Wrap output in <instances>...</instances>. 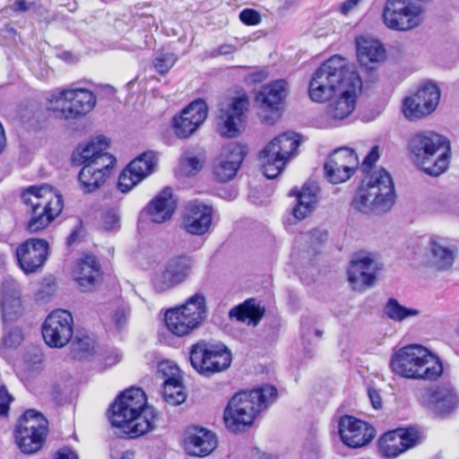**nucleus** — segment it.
Segmentation results:
<instances>
[{
	"label": "nucleus",
	"instance_id": "nucleus-1",
	"mask_svg": "<svg viewBox=\"0 0 459 459\" xmlns=\"http://www.w3.org/2000/svg\"><path fill=\"white\" fill-rule=\"evenodd\" d=\"M361 87L362 82L359 74L350 69L344 58L333 56L314 73L309 82L308 94L315 102L330 100L325 109L326 119L340 121L354 110L356 92Z\"/></svg>",
	"mask_w": 459,
	"mask_h": 459
},
{
	"label": "nucleus",
	"instance_id": "nucleus-2",
	"mask_svg": "<svg viewBox=\"0 0 459 459\" xmlns=\"http://www.w3.org/2000/svg\"><path fill=\"white\" fill-rule=\"evenodd\" d=\"M277 396V389L271 385L235 394L224 409L223 420L226 429L232 433L245 432L253 425L256 415L267 409Z\"/></svg>",
	"mask_w": 459,
	"mask_h": 459
},
{
	"label": "nucleus",
	"instance_id": "nucleus-3",
	"mask_svg": "<svg viewBox=\"0 0 459 459\" xmlns=\"http://www.w3.org/2000/svg\"><path fill=\"white\" fill-rule=\"evenodd\" d=\"M408 150L414 164L426 174L437 177L444 173L450 163L449 140L432 131L411 136Z\"/></svg>",
	"mask_w": 459,
	"mask_h": 459
},
{
	"label": "nucleus",
	"instance_id": "nucleus-4",
	"mask_svg": "<svg viewBox=\"0 0 459 459\" xmlns=\"http://www.w3.org/2000/svg\"><path fill=\"white\" fill-rule=\"evenodd\" d=\"M390 368L403 378L428 381L437 380L444 371L440 359L420 344L407 345L395 351Z\"/></svg>",
	"mask_w": 459,
	"mask_h": 459
},
{
	"label": "nucleus",
	"instance_id": "nucleus-5",
	"mask_svg": "<svg viewBox=\"0 0 459 459\" xmlns=\"http://www.w3.org/2000/svg\"><path fill=\"white\" fill-rule=\"evenodd\" d=\"M394 199L392 177L385 169H380L366 175L352 200V205L364 213H383L392 208Z\"/></svg>",
	"mask_w": 459,
	"mask_h": 459
},
{
	"label": "nucleus",
	"instance_id": "nucleus-6",
	"mask_svg": "<svg viewBox=\"0 0 459 459\" xmlns=\"http://www.w3.org/2000/svg\"><path fill=\"white\" fill-rule=\"evenodd\" d=\"M21 198L30 206V218L26 229L30 233L45 229L63 210V199L60 195L52 192L48 185L40 187L32 186L23 190Z\"/></svg>",
	"mask_w": 459,
	"mask_h": 459
},
{
	"label": "nucleus",
	"instance_id": "nucleus-7",
	"mask_svg": "<svg viewBox=\"0 0 459 459\" xmlns=\"http://www.w3.org/2000/svg\"><path fill=\"white\" fill-rule=\"evenodd\" d=\"M47 110L56 119L75 120L88 114L96 104L95 95L85 89H63L48 98Z\"/></svg>",
	"mask_w": 459,
	"mask_h": 459
},
{
	"label": "nucleus",
	"instance_id": "nucleus-8",
	"mask_svg": "<svg viewBox=\"0 0 459 459\" xmlns=\"http://www.w3.org/2000/svg\"><path fill=\"white\" fill-rule=\"evenodd\" d=\"M207 313L205 297L202 292H197L189 297L183 305L168 309L165 324L174 335L185 336L202 325Z\"/></svg>",
	"mask_w": 459,
	"mask_h": 459
},
{
	"label": "nucleus",
	"instance_id": "nucleus-9",
	"mask_svg": "<svg viewBox=\"0 0 459 459\" xmlns=\"http://www.w3.org/2000/svg\"><path fill=\"white\" fill-rule=\"evenodd\" d=\"M189 360L198 374L210 377L226 370L231 364L232 355L222 342L201 340L191 346Z\"/></svg>",
	"mask_w": 459,
	"mask_h": 459
},
{
	"label": "nucleus",
	"instance_id": "nucleus-10",
	"mask_svg": "<svg viewBox=\"0 0 459 459\" xmlns=\"http://www.w3.org/2000/svg\"><path fill=\"white\" fill-rule=\"evenodd\" d=\"M418 403L437 418L446 419L457 408L455 387L450 383H439L420 388L416 393Z\"/></svg>",
	"mask_w": 459,
	"mask_h": 459
},
{
	"label": "nucleus",
	"instance_id": "nucleus-11",
	"mask_svg": "<svg viewBox=\"0 0 459 459\" xmlns=\"http://www.w3.org/2000/svg\"><path fill=\"white\" fill-rule=\"evenodd\" d=\"M74 318L65 309H56L45 319L42 327V336L46 344L51 348H63L74 334Z\"/></svg>",
	"mask_w": 459,
	"mask_h": 459
},
{
	"label": "nucleus",
	"instance_id": "nucleus-12",
	"mask_svg": "<svg viewBox=\"0 0 459 459\" xmlns=\"http://www.w3.org/2000/svg\"><path fill=\"white\" fill-rule=\"evenodd\" d=\"M439 100V88L429 82L420 86L414 94L403 100V112L410 120L419 119L432 113Z\"/></svg>",
	"mask_w": 459,
	"mask_h": 459
},
{
	"label": "nucleus",
	"instance_id": "nucleus-13",
	"mask_svg": "<svg viewBox=\"0 0 459 459\" xmlns=\"http://www.w3.org/2000/svg\"><path fill=\"white\" fill-rule=\"evenodd\" d=\"M192 262L187 256L170 259L163 269L156 272L152 277V285L156 292L162 293L184 282L192 272Z\"/></svg>",
	"mask_w": 459,
	"mask_h": 459
},
{
	"label": "nucleus",
	"instance_id": "nucleus-14",
	"mask_svg": "<svg viewBox=\"0 0 459 459\" xmlns=\"http://www.w3.org/2000/svg\"><path fill=\"white\" fill-rule=\"evenodd\" d=\"M359 160L355 152L348 147L334 150L324 165L325 178L332 184L348 180L358 167Z\"/></svg>",
	"mask_w": 459,
	"mask_h": 459
},
{
	"label": "nucleus",
	"instance_id": "nucleus-15",
	"mask_svg": "<svg viewBox=\"0 0 459 459\" xmlns=\"http://www.w3.org/2000/svg\"><path fill=\"white\" fill-rule=\"evenodd\" d=\"M378 270L380 267L371 253L353 254L348 268V279L353 290H363L373 286Z\"/></svg>",
	"mask_w": 459,
	"mask_h": 459
},
{
	"label": "nucleus",
	"instance_id": "nucleus-16",
	"mask_svg": "<svg viewBox=\"0 0 459 459\" xmlns=\"http://www.w3.org/2000/svg\"><path fill=\"white\" fill-rule=\"evenodd\" d=\"M145 407H148L147 398L141 388L126 389L116 398L108 411L110 424L113 427L125 423L129 415H134Z\"/></svg>",
	"mask_w": 459,
	"mask_h": 459
},
{
	"label": "nucleus",
	"instance_id": "nucleus-17",
	"mask_svg": "<svg viewBox=\"0 0 459 459\" xmlns=\"http://www.w3.org/2000/svg\"><path fill=\"white\" fill-rule=\"evenodd\" d=\"M208 116L207 104L204 100L197 99L186 106L172 119V128L177 137H190L206 120Z\"/></svg>",
	"mask_w": 459,
	"mask_h": 459
},
{
	"label": "nucleus",
	"instance_id": "nucleus-18",
	"mask_svg": "<svg viewBox=\"0 0 459 459\" xmlns=\"http://www.w3.org/2000/svg\"><path fill=\"white\" fill-rule=\"evenodd\" d=\"M247 152V147L238 143H230L223 147L221 154L213 161L215 178L221 182H228L233 179Z\"/></svg>",
	"mask_w": 459,
	"mask_h": 459
},
{
	"label": "nucleus",
	"instance_id": "nucleus-19",
	"mask_svg": "<svg viewBox=\"0 0 459 459\" xmlns=\"http://www.w3.org/2000/svg\"><path fill=\"white\" fill-rule=\"evenodd\" d=\"M212 206L200 201L190 202L185 208L181 227L193 236L208 233L212 223Z\"/></svg>",
	"mask_w": 459,
	"mask_h": 459
},
{
	"label": "nucleus",
	"instance_id": "nucleus-20",
	"mask_svg": "<svg viewBox=\"0 0 459 459\" xmlns=\"http://www.w3.org/2000/svg\"><path fill=\"white\" fill-rule=\"evenodd\" d=\"M248 105L247 98L241 96L234 98L230 104L220 108L218 126L222 136L234 138L239 134L245 111L247 110Z\"/></svg>",
	"mask_w": 459,
	"mask_h": 459
},
{
	"label": "nucleus",
	"instance_id": "nucleus-21",
	"mask_svg": "<svg viewBox=\"0 0 459 459\" xmlns=\"http://www.w3.org/2000/svg\"><path fill=\"white\" fill-rule=\"evenodd\" d=\"M339 434L345 445L357 448L368 445L375 437L376 430L366 421L344 415L339 420Z\"/></svg>",
	"mask_w": 459,
	"mask_h": 459
},
{
	"label": "nucleus",
	"instance_id": "nucleus-22",
	"mask_svg": "<svg viewBox=\"0 0 459 459\" xmlns=\"http://www.w3.org/2000/svg\"><path fill=\"white\" fill-rule=\"evenodd\" d=\"M48 243L41 238H29L16 249V258L25 273H35L46 262L48 255Z\"/></svg>",
	"mask_w": 459,
	"mask_h": 459
},
{
	"label": "nucleus",
	"instance_id": "nucleus-23",
	"mask_svg": "<svg viewBox=\"0 0 459 459\" xmlns=\"http://www.w3.org/2000/svg\"><path fill=\"white\" fill-rule=\"evenodd\" d=\"M158 417L156 410L148 406L134 415H129L126 419V422L113 427L121 429L124 434L122 437L136 438L154 429Z\"/></svg>",
	"mask_w": 459,
	"mask_h": 459
},
{
	"label": "nucleus",
	"instance_id": "nucleus-24",
	"mask_svg": "<svg viewBox=\"0 0 459 459\" xmlns=\"http://www.w3.org/2000/svg\"><path fill=\"white\" fill-rule=\"evenodd\" d=\"M108 145L106 137L102 135L96 137L85 145H79L72 154L73 165H96L103 159H106L109 164H115L116 158L105 152Z\"/></svg>",
	"mask_w": 459,
	"mask_h": 459
},
{
	"label": "nucleus",
	"instance_id": "nucleus-25",
	"mask_svg": "<svg viewBox=\"0 0 459 459\" xmlns=\"http://www.w3.org/2000/svg\"><path fill=\"white\" fill-rule=\"evenodd\" d=\"M289 92V83L286 80H275L261 87L256 93L255 100L263 110L277 112Z\"/></svg>",
	"mask_w": 459,
	"mask_h": 459
},
{
	"label": "nucleus",
	"instance_id": "nucleus-26",
	"mask_svg": "<svg viewBox=\"0 0 459 459\" xmlns=\"http://www.w3.org/2000/svg\"><path fill=\"white\" fill-rule=\"evenodd\" d=\"M217 444L215 434L204 428L193 427L186 432L185 445L189 455L207 456L216 448Z\"/></svg>",
	"mask_w": 459,
	"mask_h": 459
},
{
	"label": "nucleus",
	"instance_id": "nucleus-27",
	"mask_svg": "<svg viewBox=\"0 0 459 459\" xmlns=\"http://www.w3.org/2000/svg\"><path fill=\"white\" fill-rule=\"evenodd\" d=\"M177 203L173 198L172 188L165 187L143 209L150 220L154 223L169 221L175 212Z\"/></svg>",
	"mask_w": 459,
	"mask_h": 459
},
{
	"label": "nucleus",
	"instance_id": "nucleus-28",
	"mask_svg": "<svg viewBox=\"0 0 459 459\" xmlns=\"http://www.w3.org/2000/svg\"><path fill=\"white\" fill-rule=\"evenodd\" d=\"M454 262V251L445 244V239L430 238L425 253L426 264L438 271H446L452 267Z\"/></svg>",
	"mask_w": 459,
	"mask_h": 459
},
{
	"label": "nucleus",
	"instance_id": "nucleus-29",
	"mask_svg": "<svg viewBox=\"0 0 459 459\" xmlns=\"http://www.w3.org/2000/svg\"><path fill=\"white\" fill-rule=\"evenodd\" d=\"M15 286L13 280H5L2 284L1 309L5 325L17 320L22 312L20 293Z\"/></svg>",
	"mask_w": 459,
	"mask_h": 459
},
{
	"label": "nucleus",
	"instance_id": "nucleus-30",
	"mask_svg": "<svg viewBox=\"0 0 459 459\" xmlns=\"http://www.w3.org/2000/svg\"><path fill=\"white\" fill-rule=\"evenodd\" d=\"M167 368L170 369V375L163 381V399L170 405H179L185 402L186 395L184 393V385H182L181 377L178 376V368L177 367H169L168 363H160L159 372H162L163 375L166 376Z\"/></svg>",
	"mask_w": 459,
	"mask_h": 459
},
{
	"label": "nucleus",
	"instance_id": "nucleus-31",
	"mask_svg": "<svg viewBox=\"0 0 459 459\" xmlns=\"http://www.w3.org/2000/svg\"><path fill=\"white\" fill-rule=\"evenodd\" d=\"M114 164H102L101 167L87 164L82 167L78 175L81 189L84 194L96 191L105 182L109 170Z\"/></svg>",
	"mask_w": 459,
	"mask_h": 459
},
{
	"label": "nucleus",
	"instance_id": "nucleus-32",
	"mask_svg": "<svg viewBox=\"0 0 459 459\" xmlns=\"http://www.w3.org/2000/svg\"><path fill=\"white\" fill-rule=\"evenodd\" d=\"M74 279L82 288L86 291L91 290L100 276V266L97 258L92 255H87L78 263L74 272Z\"/></svg>",
	"mask_w": 459,
	"mask_h": 459
},
{
	"label": "nucleus",
	"instance_id": "nucleus-33",
	"mask_svg": "<svg viewBox=\"0 0 459 459\" xmlns=\"http://www.w3.org/2000/svg\"><path fill=\"white\" fill-rule=\"evenodd\" d=\"M357 55L361 66L372 72L373 65L385 56V48L378 40H368L364 38L357 39Z\"/></svg>",
	"mask_w": 459,
	"mask_h": 459
},
{
	"label": "nucleus",
	"instance_id": "nucleus-34",
	"mask_svg": "<svg viewBox=\"0 0 459 459\" xmlns=\"http://www.w3.org/2000/svg\"><path fill=\"white\" fill-rule=\"evenodd\" d=\"M264 308L256 304L255 299H248L245 302L232 307L229 312L230 318H235L241 323L255 326L264 315Z\"/></svg>",
	"mask_w": 459,
	"mask_h": 459
},
{
	"label": "nucleus",
	"instance_id": "nucleus-35",
	"mask_svg": "<svg viewBox=\"0 0 459 459\" xmlns=\"http://www.w3.org/2000/svg\"><path fill=\"white\" fill-rule=\"evenodd\" d=\"M297 136V134L290 132L280 134L264 148V152H271L279 159L287 161L300 144Z\"/></svg>",
	"mask_w": 459,
	"mask_h": 459
},
{
	"label": "nucleus",
	"instance_id": "nucleus-36",
	"mask_svg": "<svg viewBox=\"0 0 459 459\" xmlns=\"http://www.w3.org/2000/svg\"><path fill=\"white\" fill-rule=\"evenodd\" d=\"M316 186L307 184L300 191H291V195H296L298 200L292 210L296 219L302 220L314 211L316 204Z\"/></svg>",
	"mask_w": 459,
	"mask_h": 459
},
{
	"label": "nucleus",
	"instance_id": "nucleus-37",
	"mask_svg": "<svg viewBox=\"0 0 459 459\" xmlns=\"http://www.w3.org/2000/svg\"><path fill=\"white\" fill-rule=\"evenodd\" d=\"M47 432L14 430L15 442L23 454L31 455L39 451L46 440Z\"/></svg>",
	"mask_w": 459,
	"mask_h": 459
},
{
	"label": "nucleus",
	"instance_id": "nucleus-38",
	"mask_svg": "<svg viewBox=\"0 0 459 459\" xmlns=\"http://www.w3.org/2000/svg\"><path fill=\"white\" fill-rule=\"evenodd\" d=\"M96 351V340L94 337L77 333L72 340L70 345V354L74 359H88L94 355Z\"/></svg>",
	"mask_w": 459,
	"mask_h": 459
},
{
	"label": "nucleus",
	"instance_id": "nucleus-39",
	"mask_svg": "<svg viewBox=\"0 0 459 459\" xmlns=\"http://www.w3.org/2000/svg\"><path fill=\"white\" fill-rule=\"evenodd\" d=\"M385 316L394 322H403L420 315V310L403 306L396 299L389 298L383 307Z\"/></svg>",
	"mask_w": 459,
	"mask_h": 459
},
{
	"label": "nucleus",
	"instance_id": "nucleus-40",
	"mask_svg": "<svg viewBox=\"0 0 459 459\" xmlns=\"http://www.w3.org/2000/svg\"><path fill=\"white\" fill-rule=\"evenodd\" d=\"M15 429H23L25 431L34 430L36 432L48 433V420L42 413L30 409L21 416Z\"/></svg>",
	"mask_w": 459,
	"mask_h": 459
},
{
	"label": "nucleus",
	"instance_id": "nucleus-41",
	"mask_svg": "<svg viewBox=\"0 0 459 459\" xmlns=\"http://www.w3.org/2000/svg\"><path fill=\"white\" fill-rule=\"evenodd\" d=\"M154 158V152L149 151L142 153L129 163L128 166L134 174L136 180H143L153 171Z\"/></svg>",
	"mask_w": 459,
	"mask_h": 459
},
{
	"label": "nucleus",
	"instance_id": "nucleus-42",
	"mask_svg": "<svg viewBox=\"0 0 459 459\" xmlns=\"http://www.w3.org/2000/svg\"><path fill=\"white\" fill-rule=\"evenodd\" d=\"M263 174L269 179L275 178L284 169L286 161L279 159L271 152H264L263 149L259 153Z\"/></svg>",
	"mask_w": 459,
	"mask_h": 459
},
{
	"label": "nucleus",
	"instance_id": "nucleus-43",
	"mask_svg": "<svg viewBox=\"0 0 459 459\" xmlns=\"http://www.w3.org/2000/svg\"><path fill=\"white\" fill-rule=\"evenodd\" d=\"M379 444L385 457H395L407 450L406 446L403 445V441L397 438V435L394 431L385 433L380 438Z\"/></svg>",
	"mask_w": 459,
	"mask_h": 459
},
{
	"label": "nucleus",
	"instance_id": "nucleus-44",
	"mask_svg": "<svg viewBox=\"0 0 459 459\" xmlns=\"http://www.w3.org/2000/svg\"><path fill=\"white\" fill-rule=\"evenodd\" d=\"M21 117L32 126L39 125L45 119L44 108L38 103H31L22 111Z\"/></svg>",
	"mask_w": 459,
	"mask_h": 459
},
{
	"label": "nucleus",
	"instance_id": "nucleus-45",
	"mask_svg": "<svg viewBox=\"0 0 459 459\" xmlns=\"http://www.w3.org/2000/svg\"><path fill=\"white\" fill-rule=\"evenodd\" d=\"M177 62V56L173 53L161 52L153 60L156 71L160 74H167Z\"/></svg>",
	"mask_w": 459,
	"mask_h": 459
},
{
	"label": "nucleus",
	"instance_id": "nucleus-46",
	"mask_svg": "<svg viewBox=\"0 0 459 459\" xmlns=\"http://www.w3.org/2000/svg\"><path fill=\"white\" fill-rule=\"evenodd\" d=\"M142 180H136L134 174L130 169V167L127 166L120 174L117 182V188L123 192L126 193L130 191L134 186H136Z\"/></svg>",
	"mask_w": 459,
	"mask_h": 459
},
{
	"label": "nucleus",
	"instance_id": "nucleus-47",
	"mask_svg": "<svg viewBox=\"0 0 459 459\" xmlns=\"http://www.w3.org/2000/svg\"><path fill=\"white\" fill-rule=\"evenodd\" d=\"M204 162V159L203 157L186 153L182 158L181 166L188 174L195 175L202 169Z\"/></svg>",
	"mask_w": 459,
	"mask_h": 459
},
{
	"label": "nucleus",
	"instance_id": "nucleus-48",
	"mask_svg": "<svg viewBox=\"0 0 459 459\" xmlns=\"http://www.w3.org/2000/svg\"><path fill=\"white\" fill-rule=\"evenodd\" d=\"M397 435V438L403 441V445L406 449L413 447L416 445L418 434L413 429H397L394 431Z\"/></svg>",
	"mask_w": 459,
	"mask_h": 459
},
{
	"label": "nucleus",
	"instance_id": "nucleus-49",
	"mask_svg": "<svg viewBox=\"0 0 459 459\" xmlns=\"http://www.w3.org/2000/svg\"><path fill=\"white\" fill-rule=\"evenodd\" d=\"M22 341V334L20 329L10 330L3 337V343L6 348H16Z\"/></svg>",
	"mask_w": 459,
	"mask_h": 459
},
{
	"label": "nucleus",
	"instance_id": "nucleus-50",
	"mask_svg": "<svg viewBox=\"0 0 459 459\" xmlns=\"http://www.w3.org/2000/svg\"><path fill=\"white\" fill-rule=\"evenodd\" d=\"M239 20L246 25H257L261 22V14L251 8H246L239 13Z\"/></svg>",
	"mask_w": 459,
	"mask_h": 459
},
{
	"label": "nucleus",
	"instance_id": "nucleus-51",
	"mask_svg": "<svg viewBox=\"0 0 459 459\" xmlns=\"http://www.w3.org/2000/svg\"><path fill=\"white\" fill-rule=\"evenodd\" d=\"M129 316L130 309L127 307H119L114 312L113 322L118 331L125 328L128 322Z\"/></svg>",
	"mask_w": 459,
	"mask_h": 459
},
{
	"label": "nucleus",
	"instance_id": "nucleus-52",
	"mask_svg": "<svg viewBox=\"0 0 459 459\" xmlns=\"http://www.w3.org/2000/svg\"><path fill=\"white\" fill-rule=\"evenodd\" d=\"M13 400L4 385L0 386V416H6Z\"/></svg>",
	"mask_w": 459,
	"mask_h": 459
},
{
	"label": "nucleus",
	"instance_id": "nucleus-53",
	"mask_svg": "<svg viewBox=\"0 0 459 459\" xmlns=\"http://www.w3.org/2000/svg\"><path fill=\"white\" fill-rule=\"evenodd\" d=\"M102 221L104 230L109 231L117 227L119 217L114 211L109 210L104 213Z\"/></svg>",
	"mask_w": 459,
	"mask_h": 459
},
{
	"label": "nucleus",
	"instance_id": "nucleus-54",
	"mask_svg": "<svg viewBox=\"0 0 459 459\" xmlns=\"http://www.w3.org/2000/svg\"><path fill=\"white\" fill-rule=\"evenodd\" d=\"M237 50V48L234 45L231 44H223L221 45L219 48L212 49L209 56L210 57H217L219 56H226L234 53Z\"/></svg>",
	"mask_w": 459,
	"mask_h": 459
},
{
	"label": "nucleus",
	"instance_id": "nucleus-55",
	"mask_svg": "<svg viewBox=\"0 0 459 459\" xmlns=\"http://www.w3.org/2000/svg\"><path fill=\"white\" fill-rule=\"evenodd\" d=\"M379 159L378 147L374 146L368 155L365 157L362 162V169L365 170L366 169H371L373 164Z\"/></svg>",
	"mask_w": 459,
	"mask_h": 459
},
{
	"label": "nucleus",
	"instance_id": "nucleus-56",
	"mask_svg": "<svg viewBox=\"0 0 459 459\" xmlns=\"http://www.w3.org/2000/svg\"><path fill=\"white\" fill-rule=\"evenodd\" d=\"M368 395L374 409L378 410L382 408V397L377 389L368 387Z\"/></svg>",
	"mask_w": 459,
	"mask_h": 459
},
{
	"label": "nucleus",
	"instance_id": "nucleus-57",
	"mask_svg": "<svg viewBox=\"0 0 459 459\" xmlns=\"http://www.w3.org/2000/svg\"><path fill=\"white\" fill-rule=\"evenodd\" d=\"M33 5V2L28 3L26 0H15L10 8L14 13H25Z\"/></svg>",
	"mask_w": 459,
	"mask_h": 459
},
{
	"label": "nucleus",
	"instance_id": "nucleus-58",
	"mask_svg": "<svg viewBox=\"0 0 459 459\" xmlns=\"http://www.w3.org/2000/svg\"><path fill=\"white\" fill-rule=\"evenodd\" d=\"M121 352L117 349H113L104 357L105 365L111 367L117 364L121 359Z\"/></svg>",
	"mask_w": 459,
	"mask_h": 459
},
{
	"label": "nucleus",
	"instance_id": "nucleus-59",
	"mask_svg": "<svg viewBox=\"0 0 459 459\" xmlns=\"http://www.w3.org/2000/svg\"><path fill=\"white\" fill-rule=\"evenodd\" d=\"M55 459H79V457L74 450L65 447L56 453Z\"/></svg>",
	"mask_w": 459,
	"mask_h": 459
},
{
	"label": "nucleus",
	"instance_id": "nucleus-60",
	"mask_svg": "<svg viewBox=\"0 0 459 459\" xmlns=\"http://www.w3.org/2000/svg\"><path fill=\"white\" fill-rule=\"evenodd\" d=\"M266 77H267V73H265L264 71H257V72L249 74L247 76L246 81L248 82H251V83H258V82H261L264 80H265Z\"/></svg>",
	"mask_w": 459,
	"mask_h": 459
},
{
	"label": "nucleus",
	"instance_id": "nucleus-61",
	"mask_svg": "<svg viewBox=\"0 0 459 459\" xmlns=\"http://www.w3.org/2000/svg\"><path fill=\"white\" fill-rule=\"evenodd\" d=\"M361 0H345L341 5V12L343 14H348L353 10Z\"/></svg>",
	"mask_w": 459,
	"mask_h": 459
},
{
	"label": "nucleus",
	"instance_id": "nucleus-62",
	"mask_svg": "<svg viewBox=\"0 0 459 459\" xmlns=\"http://www.w3.org/2000/svg\"><path fill=\"white\" fill-rule=\"evenodd\" d=\"M81 229H82V225L80 223L78 226H76L73 230V231L70 233V235L66 238L67 246L70 247V246L74 245L77 241V239L79 238V236L81 234Z\"/></svg>",
	"mask_w": 459,
	"mask_h": 459
},
{
	"label": "nucleus",
	"instance_id": "nucleus-63",
	"mask_svg": "<svg viewBox=\"0 0 459 459\" xmlns=\"http://www.w3.org/2000/svg\"><path fill=\"white\" fill-rule=\"evenodd\" d=\"M5 143H6V139H5V135H4V131L2 125L0 124V152L4 150V148L5 146Z\"/></svg>",
	"mask_w": 459,
	"mask_h": 459
},
{
	"label": "nucleus",
	"instance_id": "nucleus-64",
	"mask_svg": "<svg viewBox=\"0 0 459 459\" xmlns=\"http://www.w3.org/2000/svg\"><path fill=\"white\" fill-rule=\"evenodd\" d=\"M319 235L318 238L320 241H325L327 238V232L326 231H320L318 230H314L312 231V236Z\"/></svg>",
	"mask_w": 459,
	"mask_h": 459
}]
</instances>
